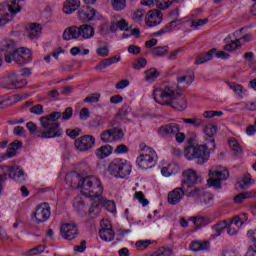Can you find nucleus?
<instances>
[{"label": "nucleus", "mask_w": 256, "mask_h": 256, "mask_svg": "<svg viewBox=\"0 0 256 256\" xmlns=\"http://www.w3.org/2000/svg\"><path fill=\"white\" fill-rule=\"evenodd\" d=\"M154 101L160 105H168L176 111L187 109V99L181 93H175L172 86H162L154 89Z\"/></svg>", "instance_id": "1"}, {"label": "nucleus", "mask_w": 256, "mask_h": 256, "mask_svg": "<svg viewBox=\"0 0 256 256\" xmlns=\"http://www.w3.org/2000/svg\"><path fill=\"white\" fill-rule=\"evenodd\" d=\"M72 180L74 184H72L71 187L80 189L84 197H90V199L99 201V196L103 195V184H101V180L95 176L81 178L78 173H73Z\"/></svg>", "instance_id": "2"}, {"label": "nucleus", "mask_w": 256, "mask_h": 256, "mask_svg": "<svg viewBox=\"0 0 256 256\" xmlns=\"http://www.w3.org/2000/svg\"><path fill=\"white\" fill-rule=\"evenodd\" d=\"M61 119V112H52L46 116L40 117V125L38 137L41 139H55L62 137L63 129L61 123L57 122Z\"/></svg>", "instance_id": "3"}, {"label": "nucleus", "mask_w": 256, "mask_h": 256, "mask_svg": "<svg viewBox=\"0 0 256 256\" xmlns=\"http://www.w3.org/2000/svg\"><path fill=\"white\" fill-rule=\"evenodd\" d=\"M211 145L205 142L204 145H197V146H188L184 149V157L188 159V161H193L196 159L198 165H203L209 161L211 157Z\"/></svg>", "instance_id": "4"}, {"label": "nucleus", "mask_w": 256, "mask_h": 256, "mask_svg": "<svg viewBox=\"0 0 256 256\" xmlns=\"http://www.w3.org/2000/svg\"><path fill=\"white\" fill-rule=\"evenodd\" d=\"M19 1L24 0H12L10 2L0 3V27L7 25L10 21H13V17L17 13H21V6Z\"/></svg>", "instance_id": "5"}, {"label": "nucleus", "mask_w": 256, "mask_h": 256, "mask_svg": "<svg viewBox=\"0 0 256 256\" xmlns=\"http://www.w3.org/2000/svg\"><path fill=\"white\" fill-rule=\"evenodd\" d=\"M95 36V28L89 24H83L80 27L71 26L67 28L63 33L64 41H71V39H91Z\"/></svg>", "instance_id": "6"}, {"label": "nucleus", "mask_w": 256, "mask_h": 256, "mask_svg": "<svg viewBox=\"0 0 256 256\" xmlns=\"http://www.w3.org/2000/svg\"><path fill=\"white\" fill-rule=\"evenodd\" d=\"M108 173L116 179H125L128 175H131V164L127 160L115 158L108 165Z\"/></svg>", "instance_id": "7"}, {"label": "nucleus", "mask_w": 256, "mask_h": 256, "mask_svg": "<svg viewBox=\"0 0 256 256\" xmlns=\"http://www.w3.org/2000/svg\"><path fill=\"white\" fill-rule=\"evenodd\" d=\"M210 179L208 185L214 187V189H221V181H227L229 179V170H219L217 167H212L209 173Z\"/></svg>", "instance_id": "8"}, {"label": "nucleus", "mask_w": 256, "mask_h": 256, "mask_svg": "<svg viewBox=\"0 0 256 256\" xmlns=\"http://www.w3.org/2000/svg\"><path fill=\"white\" fill-rule=\"evenodd\" d=\"M27 85V81H20L17 76V72H10L7 77H4L0 80V87L2 89H21V87H25Z\"/></svg>", "instance_id": "9"}, {"label": "nucleus", "mask_w": 256, "mask_h": 256, "mask_svg": "<svg viewBox=\"0 0 256 256\" xmlns=\"http://www.w3.org/2000/svg\"><path fill=\"white\" fill-rule=\"evenodd\" d=\"M155 161H157V152L153 148H146L145 154H141L137 158L136 163L139 169H149Z\"/></svg>", "instance_id": "10"}, {"label": "nucleus", "mask_w": 256, "mask_h": 256, "mask_svg": "<svg viewBox=\"0 0 256 256\" xmlns=\"http://www.w3.org/2000/svg\"><path fill=\"white\" fill-rule=\"evenodd\" d=\"M12 61L17 65H27V63L33 61V53L29 48H16V51L11 56V63Z\"/></svg>", "instance_id": "11"}, {"label": "nucleus", "mask_w": 256, "mask_h": 256, "mask_svg": "<svg viewBox=\"0 0 256 256\" xmlns=\"http://www.w3.org/2000/svg\"><path fill=\"white\" fill-rule=\"evenodd\" d=\"M60 233L63 239H66L67 241H73V239H76L77 235H79V229L77 228V224L73 222H67L61 225Z\"/></svg>", "instance_id": "12"}, {"label": "nucleus", "mask_w": 256, "mask_h": 256, "mask_svg": "<svg viewBox=\"0 0 256 256\" xmlns=\"http://www.w3.org/2000/svg\"><path fill=\"white\" fill-rule=\"evenodd\" d=\"M201 183V176L197 175L193 169H188L182 173V188L191 187Z\"/></svg>", "instance_id": "13"}, {"label": "nucleus", "mask_w": 256, "mask_h": 256, "mask_svg": "<svg viewBox=\"0 0 256 256\" xmlns=\"http://www.w3.org/2000/svg\"><path fill=\"white\" fill-rule=\"evenodd\" d=\"M95 145V138L91 135H84L80 138L76 139L74 142V146L77 151H89V149H93Z\"/></svg>", "instance_id": "14"}, {"label": "nucleus", "mask_w": 256, "mask_h": 256, "mask_svg": "<svg viewBox=\"0 0 256 256\" xmlns=\"http://www.w3.org/2000/svg\"><path fill=\"white\" fill-rule=\"evenodd\" d=\"M213 53H215L218 59H229V57H231V55L227 54L225 51L217 52V49L213 48L204 55L199 56L195 62L196 65H203V63H207V61H211V59H213Z\"/></svg>", "instance_id": "15"}, {"label": "nucleus", "mask_w": 256, "mask_h": 256, "mask_svg": "<svg viewBox=\"0 0 256 256\" xmlns=\"http://www.w3.org/2000/svg\"><path fill=\"white\" fill-rule=\"evenodd\" d=\"M17 45L13 40H4L0 45L1 53H4L6 63H11V57L15 53Z\"/></svg>", "instance_id": "16"}, {"label": "nucleus", "mask_w": 256, "mask_h": 256, "mask_svg": "<svg viewBox=\"0 0 256 256\" xmlns=\"http://www.w3.org/2000/svg\"><path fill=\"white\" fill-rule=\"evenodd\" d=\"M34 217L37 223H45L51 217V207H49V204L42 203L37 206Z\"/></svg>", "instance_id": "17"}, {"label": "nucleus", "mask_w": 256, "mask_h": 256, "mask_svg": "<svg viewBox=\"0 0 256 256\" xmlns=\"http://www.w3.org/2000/svg\"><path fill=\"white\" fill-rule=\"evenodd\" d=\"M217 131H219V128L216 125L208 124L204 126V133L206 135L205 143L207 145H211L210 151H215L216 145H215V135H217Z\"/></svg>", "instance_id": "18"}, {"label": "nucleus", "mask_w": 256, "mask_h": 256, "mask_svg": "<svg viewBox=\"0 0 256 256\" xmlns=\"http://www.w3.org/2000/svg\"><path fill=\"white\" fill-rule=\"evenodd\" d=\"M97 17V10L90 6H83L78 11V18L82 23H89V21H93Z\"/></svg>", "instance_id": "19"}, {"label": "nucleus", "mask_w": 256, "mask_h": 256, "mask_svg": "<svg viewBox=\"0 0 256 256\" xmlns=\"http://www.w3.org/2000/svg\"><path fill=\"white\" fill-rule=\"evenodd\" d=\"M162 21L163 14L161 13V11L154 9L148 12L146 18L147 27H157V25H161Z\"/></svg>", "instance_id": "20"}, {"label": "nucleus", "mask_w": 256, "mask_h": 256, "mask_svg": "<svg viewBox=\"0 0 256 256\" xmlns=\"http://www.w3.org/2000/svg\"><path fill=\"white\" fill-rule=\"evenodd\" d=\"M23 147V142L19 140H14L9 144V147L6 150V153L0 154V159L5 161V159H11V157H15L17 155V151Z\"/></svg>", "instance_id": "21"}, {"label": "nucleus", "mask_w": 256, "mask_h": 256, "mask_svg": "<svg viewBox=\"0 0 256 256\" xmlns=\"http://www.w3.org/2000/svg\"><path fill=\"white\" fill-rule=\"evenodd\" d=\"M4 169H7L8 177L10 179L18 181V183H23V181H25V172H23V169L19 168V166H4Z\"/></svg>", "instance_id": "22"}, {"label": "nucleus", "mask_w": 256, "mask_h": 256, "mask_svg": "<svg viewBox=\"0 0 256 256\" xmlns=\"http://www.w3.org/2000/svg\"><path fill=\"white\" fill-rule=\"evenodd\" d=\"M108 127L110 129V132L112 133V137L114 138V141H119L125 137V132H123V128L121 127V123H119L117 120H112Z\"/></svg>", "instance_id": "23"}, {"label": "nucleus", "mask_w": 256, "mask_h": 256, "mask_svg": "<svg viewBox=\"0 0 256 256\" xmlns=\"http://www.w3.org/2000/svg\"><path fill=\"white\" fill-rule=\"evenodd\" d=\"M183 197H185V189H183L182 186L168 193V203H170V205H177Z\"/></svg>", "instance_id": "24"}, {"label": "nucleus", "mask_w": 256, "mask_h": 256, "mask_svg": "<svg viewBox=\"0 0 256 256\" xmlns=\"http://www.w3.org/2000/svg\"><path fill=\"white\" fill-rule=\"evenodd\" d=\"M178 131V124L171 123L160 127L158 129V134L160 135V137H169V135H175V133H178Z\"/></svg>", "instance_id": "25"}, {"label": "nucleus", "mask_w": 256, "mask_h": 256, "mask_svg": "<svg viewBox=\"0 0 256 256\" xmlns=\"http://www.w3.org/2000/svg\"><path fill=\"white\" fill-rule=\"evenodd\" d=\"M81 7L80 0H66L63 5V12L66 15H71V13H75Z\"/></svg>", "instance_id": "26"}, {"label": "nucleus", "mask_w": 256, "mask_h": 256, "mask_svg": "<svg viewBox=\"0 0 256 256\" xmlns=\"http://www.w3.org/2000/svg\"><path fill=\"white\" fill-rule=\"evenodd\" d=\"M225 229H227V220H223L216 223L215 225H212L211 230L213 232L212 234L213 239H217V237H221V235L225 232Z\"/></svg>", "instance_id": "27"}, {"label": "nucleus", "mask_w": 256, "mask_h": 256, "mask_svg": "<svg viewBox=\"0 0 256 256\" xmlns=\"http://www.w3.org/2000/svg\"><path fill=\"white\" fill-rule=\"evenodd\" d=\"M176 81L178 83L177 87H189L193 81H195V74L193 72H188L181 77H177Z\"/></svg>", "instance_id": "28"}, {"label": "nucleus", "mask_w": 256, "mask_h": 256, "mask_svg": "<svg viewBox=\"0 0 256 256\" xmlns=\"http://www.w3.org/2000/svg\"><path fill=\"white\" fill-rule=\"evenodd\" d=\"M205 189L203 188H198V187H186L185 188V195L186 197H193L195 199H200L203 197V195L205 194Z\"/></svg>", "instance_id": "29"}, {"label": "nucleus", "mask_w": 256, "mask_h": 256, "mask_svg": "<svg viewBox=\"0 0 256 256\" xmlns=\"http://www.w3.org/2000/svg\"><path fill=\"white\" fill-rule=\"evenodd\" d=\"M119 61H121V57L119 56L106 58L102 60L98 65H96V71H102V69H107V67L113 65V63H119Z\"/></svg>", "instance_id": "30"}, {"label": "nucleus", "mask_w": 256, "mask_h": 256, "mask_svg": "<svg viewBox=\"0 0 256 256\" xmlns=\"http://www.w3.org/2000/svg\"><path fill=\"white\" fill-rule=\"evenodd\" d=\"M113 153V147L111 145L101 146L96 150V157L98 159H105V157H109Z\"/></svg>", "instance_id": "31"}, {"label": "nucleus", "mask_w": 256, "mask_h": 256, "mask_svg": "<svg viewBox=\"0 0 256 256\" xmlns=\"http://www.w3.org/2000/svg\"><path fill=\"white\" fill-rule=\"evenodd\" d=\"M98 201H100L101 207H104V209H106V211H109L110 213H115V211H117L115 202L103 198L102 194L99 196Z\"/></svg>", "instance_id": "32"}, {"label": "nucleus", "mask_w": 256, "mask_h": 256, "mask_svg": "<svg viewBox=\"0 0 256 256\" xmlns=\"http://www.w3.org/2000/svg\"><path fill=\"white\" fill-rule=\"evenodd\" d=\"M227 85L234 91L238 99H243V93H247V90H243V85L237 82H228Z\"/></svg>", "instance_id": "33"}, {"label": "nucleus", "mask_w": 256, "mask_h": 256, "mask_svg": "<svg viewBox=\"0 0 256 256\" xmlns=\"http://www.w3.org/2000/svg\"><path fill=\"white\" fill-rule=\"evenodd\" d=\"M210 244L209 241H193L190 244V251H207L209 249Z\"/></svg>", "instance_id": "34"}, {"label": "nucleus", "mask_w": 256, "mask_h": 256, "mask_svg": "<svg viewBox=\"0 0 256 256\" xmlns=\"http://www.w3.org/2000/svg\"><path fill=\"white\" fill-rule=\"evenodd\" d=\"M92 201V205L89 209V215L92 218L97 217V215H99V213H101V202L100 200H94L93 198H90Z\"/></svg>", "instance_id": "35"}, {"label": "nucleus", "mask_w": 256, "mask_h": 256, "mask_svg": "<svg viewBox=\"0 0 256 256\" xmlns=\"http://www.w3.org/2000/svg\"><path fill=\"white\" fill-rule=\"evenodd\" d=\"M179 20H172L168 25H166L164 28L160 29L158 32H155L152 34V37H159L160 35H165V33H171L177 26L175 23H177Z\"/></svg>", "instance_id": "36"}, {"label": "nucleus", "mask_w": 256, "mask_h": 256, "mask_svg": "<svg viewBox=\"0 0 256 256\" xmlns=\"http://www.w3.org/2000/svg\"><path fill=\"white\" fill-rule=\"evenodd\" d=\"M99 237L102 241H113L115 239V231L112 230H100Z\"/></svg>", "instance_id": "37"}, {"label": "nucleus", "mask_w": 256, "mask_h": 256, "mask_svg": "<svg viewBox=\"0 0 256 256\" xmlns=\"http://www.w3.org/2000/svg\"><path fill=\"white\" fill-rule=\"evenodd\" d=\"M145 79L148 83H153V81H156L159 77V71L155 68H150L149 70H146L145 72Z\"/></svg>", "instance_id": "38"}, {"label": "nucleus", "mask_w": 256, "mask_h": 256, "mask_svg": "<svg viewBox=\"0 0 256 256\" xmlns=\"http://www.w3.org/2000/svg\"><path fill=\"white\" fill-rule=\"evenodd\" d=\"M41 24H31L29 30V38L30 39H37L39 37V33H41Z\"/></svg>", "instance_id": "39"}, {"label": "nucleus", "mask_w": 256, "mask_h": 256, "mask_svg": "<svg viewBox=\"0 0 256 256\" xmlns=\"http://www.w3.org/2000/svg\"><path fill=\"white\" fill-rule=\"evenodd\" d=\"M228 145L232 149L233 153L239 154L243 152V148H241V144L234 137L229 138Z\"/></svg>", "instance_id": "40"}, {"label": "nucleus", "mask_w": 256, "mask_h": 256, "mask_svg": "<svg viewBox=\"0 0 256 256\" xmlns=\"http://www.w3.org/2000/svg\"><path fill=\"white\" fill-rule=\"evenodd\" d=\"M192 221L196 229H201V227H205V225H209V223H211L209 218L206 217H194L192 218Z\"/></svg>", "instance_id": "41"}, {"label": "nucleus", "mask_w": 256, "mask_h": 256, "mask_svg": "<svg viewBox=\"0 0 256 256\" xmlns=\"http://www.w3.org/2000/svg\"><path fill=\"white\" fill-rule=\"evenodd\" d=\"M200 204L202 205V207H213V195L206 192L200 198Z\"/></svg>", "instance_id": "42"}, {"label": "nucleus", "mask_w": 256, "mask_h": 256, "mask_svg": "<svg viewBox=\"0 0 256 256\" xmlns=\"http://www.w3.org/2000/svg\"><path fill=\"white\" fill-rule=\"evenodd\" d=\"M252 197H256V193L253 192H242L235 196V203H243L245 199H251Z\"/></svg>", "instance_id": "43"}, {"label": "nucleus", "mask_w": 256, "mask_h": 256, "mask_svg": "<svg viewBox=\"0 0 256 256\" xmlns=\"http://www.w3.org/2000/svg\"><path fill=\"white\" fill-rule=\"evenodd\" d=\"M156 3L160 9H169L173 3H183V0H156Z\"/></svg>", "instance_id": "44"}, {"label": "nucleus", "mask_w": 256, "mask_h": 256, "mask_svg": "<svg viewBox=\"0 0 256 256\" xmlns=\"http://www.w3.org/2000/svg\"><path fill=\"white\" fill-rule=\"evenodd\" d=\"M100 139L103 143H111L112 141H115V138H113V134L110 128L108 130H104L100 134Z\"/></svg>", "instance_id": "45"}, {"label": "nucleus", "mask_w": 256, "mask_h": 256, "mask_svg": "<svg viewBox=\"0 0 256 256\" xmlns=\"http://www.w3.org/2000/svg\"><path fill=\"white\" fill-rule=\"evenodd\" d=\"M248 219L249 215L247 213H241L232 219V223H234V225H239V223L240 225H243L244 223H247Z\"/></svg>", "instance_id": "46"}, {"label": "nucleus", "mask_w": 256, "mask_h": 256, "mask_svg": "<svg viewBox=\"0 0 256 256\" xmlns=\"http://www.w3.org/2000/svg\"><path fill=\"white\" fill-rule=\"evenodd\" d=\"M112 7L114 11H123L127 7V0H112Z\"/></svg>", "instance_id": "47"}, {"label": "nucleus", "mask_w": 256, "mask_h": 256, "mask_svg": "<svg viewBox=\"0 0 256 256\" xmlns=\"http://www.w3.org/2000/svg\"><path fill=\"white\" fill-rule=\"evenodd\" d=\"M241 47V39H236L224 46V51H237Z\"/></svg>", "instance_id": "48"}, {"label": "nucleus", "mask_w": 256, "mask_h": 256, "mask_svg": "<svg viewBox=\"0 0 256 256\" xmlns=\"http://www.w3.org/2000/svg\"><path fill=\"white\" fill-rule=\"evenodd\" d=\"M165 53H169V46L155 47L152 50L153 57H161L165 55Z\"/></svg>", "instance_id": "49"}, {"label": "nucleus", "mask_w": 256, "mask_h": 256, "mask_svg": "<svg viewBox=\"0 0 256 256\" xmlns=\"http://www.w3.org/2000/svg\"><path fill=\"white\" fill-rule=\"evenodd\" d=\"M173 167H175L176 171H179V165L177 164H170L168 167H163L161 169V173L164 177H170V175H173V172L171 169H173Z\"/></svg>", "instance_id": "50"}, {"label": "nucleus", "mask_w": 256, "mask_h": 256, "mask_svg": "<svg viewBox=\"0 0 256 256\" xmlns=\"http://www.w3.org/2000/svg\"><path fill=\"white\" fill-rule=\"evenodd\" d=\"M134 199H137L139 201V203H141V205H143V207H147V205H149V200H147L145 198V194H143V192H135L134 194Z\"/></svg>", "instance_id": "51"}, {"label": "nucleus", "mask_w": 256, "mask_h": 256, "mask_svg": "<svg viewBox=\"0 0 256 256\" xmlns=\"http://www.w3.org/2000/svg\"><path fill=\"white\" fill-rule=\"evenodd\" d=\"M26 128L28 131H30L31 135H34L35 137H39V128L37 127V124L33 123L32 121L26 123Z\"/></svg>", "instance_id": "52"}, {"label": "nucleus", "mask_w": 256, "mask_h": 256, "mask_svg": "<svg viewBox=\"0 0 256 256\" xmlns=\"http://www.w3.org/2000/svg\"><path fill=\"white\" fill-rule=\"evenodd\" d=\"M147 65V60L143 57L138 58V60L134 63H132V67L139 71V69H143Z\"/></svg>", "instance_id": "53"}, {"label": "nucleus", "mask_w": 256, "mask_h": 256, "mask_svg": "<svg viewBox=\"0 0 256 256\" xmlns=\"http://www.w3.org/2000/svg\"><path fill=\"white\" fill-rule=\"evenodd\" d=\"M145 13H147L144 9H138L133 14V20L136 23L143 21V17H145Z\"/></svg>", "instance_id": "54"}, {"label": "nucleus", "mask_w": 256, "mask_h": 256, "mask_svg": "<svg viewBox=\"0 0 256 256\" xmlns=\"http://www.w3.org/2000/svg\"><path fill=\"white\" fill-rule=\"evenodd\" d=\"M99 99H101V94L93 93L84 99V103H99Z\"/></svg>", "instance_id": "55"}, {"label": "nucleus", "mask_w": 256, "mask_h": 256, "mask_svg": "<svg viewBox=\"0 0 256 256\" xmlns=\"http://www.w3.org/2000/svg\"><path fill=\"white\" fill-rule=\"evenodd\" d=\"M73 117V108L72 107H67L63 113H61L60 118L62 121H69Z\"/></svg>", "instance_id": "56"}, {"label": "nucleus", "mask_w": 256, "mask_h": 256, "mask_svg": "<svg viewBox=\"0 0 256 256\" xmlns=\"http://www.w3.org/2000/svg\"><path fill=\"white\" fill-rule=\"evenodd\" d=\"M251 185V178L244 177L241 181L237 182L236 189H245Z\"/></svg>", "instance_id": "57"}, {"label": "nucleus", "mask_w": 256, "mask_h": 256, "mask_svg": "<svg viewBox=\"0 0 256 256\" xmlns=\"http://www.w3.org/2000/svg\"><path fill=\"white\" fill-rule=\"evenodd\" d=\"M131 113V107L129 105L125 104L122 106V108L117 113V116L120 117V119H123V117H127Z\"/></svg>", "instance_id": "58"}, {"label": "nucleus", "mask_w": 256, "mask_h": 256, "mask_svg": "<svg viewBox=\"0 0 256 256\" xmlns=\"http://www.w3.org/2000/svg\"><path fill=\"white\" fill-rule=\"evenodd\" d=\"M43 251H45V246L43 245H38L32 249H30L28 252H27V255L29 256H33V255H39V253H43Z\"/></svg>", "instance_id": "59"}, {"label": "nucleus", "mask_w": 256, "mask_h": 256, "mask_svg": "<svg viewBox=\"0 0 256 256\" xmlns=\"http://www.w3.org/2000/svg\"><path fill=\"white\" fill-rule=\"evenodd\" d=\"M227 232L228 235H237L239 228H237V225H235V223H233V220L231 221V223H227Z\"/></svg>", "instance_id": "60"}, {"label": "nucleus", "mask_w": 256, "mask_h": 256, "mask_svg": "<svg viewBox=\"0 0 256 256\" xmlns=\"http://www.w3.org/2000/svg\"><path fill=\"white\" fill-rule=\"evenodd\" d=\"M173 250L171 248L161 247L156 251V256H171Z\"/></svg>", "instance_id": "61"}, {"label": "nucleus", "mask_w": 256, "mask_h": 256, "mask_svg": "<svg viewBox=\"0 0 256 256\" xmlns=\"http://www.w3.org/2000/svg\"><path fill=\"white\" fill-rule=\"evenodd\" d=\"M150 244L151 241L149 240H140L136 242V247L139 249V251H144V249H147Z\"/></svg>", "instance_id": "62"}, {"label": "nucleus", "mask_w": 256, "mask_h": 256, "mask_svg": "<svg viewBox=\"0 0 256 256\" xmlns=\"http://www.w3.org/2000/svg\"><path fill=\"white\" fill-rule=\"evenodd\" d=\"M47 97L50 101H59V90L54 89L47 92Z\"/></svg>", "instance_id": "63"}, {"label": "nucleus", "mask_w": 256, "mask_h": 256, "mask_svg": "<svg viewBox=\"0 0 256 256\" xmlns=\"http://www.w3.org/2000/svg\"><path fill=\"white\" fill-rule=\"evenodd\" d=\"M30 113H33V115H43V105L37 104L30 108Z\"/></svg>", "instance_id": "64"}]
</instances>
